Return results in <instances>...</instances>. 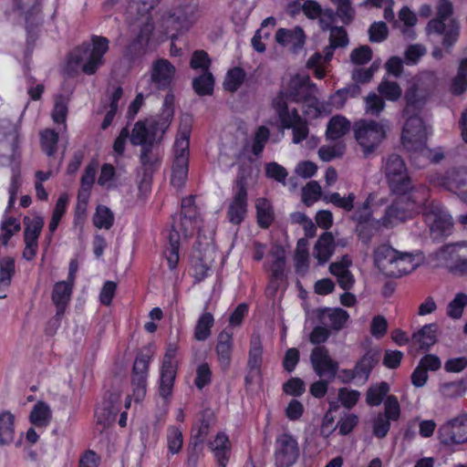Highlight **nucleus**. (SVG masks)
I'll return each instance as SVG.
<instances>
[{
  "mask_svg": "<svg viewBox=\"0 0 467 467\" xmlns=\"http://www.w3.org/2000/svg\"><path fill=\"white\" fill-rule=\"evenodd\" d=\"M123 96V89L121 87H115L109 96V109L104 117V119L101 123V129L107 130L112 123L113 119L119 109V101Z\"/></svg>",
  "mask_w": 467,
  "mask_h": 467,
  "instance_id": "37998d69",
  "label": "nucleus"
},
{
  "mask_svg": "<svg viewBox=\"0 0 467 467\" xmlns=\"http://www.w3.org/2000/svg\"><path fill=\"white\" fill-rule=\"evenodd\" d=\"M388 130L386 120L359 119L354 123V137L364 157L376 152L386 139Z\"/></svg>",
  "mask_w": 467,
  "mask_h": 467,
  "instance_id": "423d86ee",
  "label": "nucleus"
},
{
  "mask_svg": "<svg viewBox=\"0 0 467 467\" xmlns=\"http://www.w3.org/2000/svg\"><path fill=\"white\" fill-rule=\"evenodd\" d=\"M199 234L193 252L194 268L196 275L203 278L212 266L214 260V247L211 242L202 244Z\"/></svg>",
  "mask_w": 467,
  "mask_h": 467,
  "instance_id": "aec40b11",
  "label": "nucleus"
},
{
  "mask_svg": "<svg viewBox=\"0 0 467 467\" xmlns=\"http://www.w3.org/2000/svg\"><path fill=\"white\" fill-rule=\"evenodd\" d=\"M409 116L403 127L401 141L409 151L420 152L426 148L427 133L421 118L415 113Z\"/></svg>",
  "mask_w": 467,
  "mask_h": 467,
  "instance_id": "9d476101",
  "label": "nucleus"
},
{
  "mask_svg": "<svg viewBox=\"0 0 467 467\" xmlns=\"http://www.w3.org/2000/svg\"><path fill=\"white\" fill-rule=\"evenodd\" d=\"M368 35L371 42H382L388 37V26L384 22H374L369 26Z\"/></svg>",
  "mask_w": 467,
  "mask_h": 467,
  "instance_id": "338daca9",
  "label": "nucleus"
},
{
  "mask_svg": "<svg viewBox=\"0 0 467 467\" xmlns=\"http://www.w3.org/2000/svg\"><path fill=\"white\" fill-rule=\"evenodd\" d=\"M403 199L400 198L392 202L385 211L384 215L378 221L375 225H381L386 228L393 227L406 219V209L402 205Z\"/></svg>",
  "mask_w": 467,
  "mask_h": 467,
  "instance_id": "5701e85b",
  "label": "nucleus"
},
{
  "mask_svg": "<svg viewBox=\"0 0 467 467\" xmlns=\"http://www.w3.org/2000/svg\"><path fill=\"white\" fill-rule=\"evenodd\" d=\"M298 454V444L293 436L284 433L276 439L275 452L276 467H291L296 462Z\"/></svg>",
  "mask_w": 467,
  "mask_h": 467,
  "instance_id": "dca6fc26",
  "label": "nucleus"
},
{
  "mask_svg": "<svg viewBox=\"0 0 467 467\" xmlns=\"http://www.w3.org/2000/svg\"><path fill=\"white\" fill-rule=\"evenodd\" d=\"M40 142L43 150L48 155H53L57 150L58 134L54 130L47 129L40 133Z\"/></svg>",
  "mask_w": 467,
  "mask_h": 467,
  "instance_id": "864d4df0",
  "label": "nucleus"
},
{
  "mask_svg": "<svg viewBox=\"0 0 467 467\" xmlns=\"http://www.w3.org/2000/svg\"><path fill=\"white\" fill-rule=\"evenodd\" d=\"M390 420L382 413H379L373 420V434L379 439L384 438L389 431Z\"/></svg>",
  "mask_w": 467,
  "mask_h": 467,
  "instance_id": "774afa93",
  "label": "nucleus"
},
{
  "mask_svg": "<svg viewBox=\"0 0 467 467\" xmlns=\"http://www.w3.org/2000/svg\"><path fill=\"white\" fill-rule=\"evenodd\" d=\"M14 415L9 411L0 413V445H6L13 441L15 428Z\"/></svg>",
  "mask_w": 467,
  "mask_h": 467,
  "instance_id": "58836bf2",
  "label": "nucleus"
},
{
  "mask_svg": "<svg viewBox=\"0 0 467 467\" xmlns=\"http://www.w3.org/2000/svg\"><path fill=\"white\" fill-rule=\"evenodd\" d=\"M321 197V186L317 181H311L302 189V201L310 206Z\"/></svg>",
  "mask_w": 467,
  "mask_h": 467,
  "instance_id": "13d9d810",
  "label": "nucleus"
},
{
  "mask_svg": "<svg viewBox=\"0 0 467 467\" xmlns=\"http://www.w3.org/2000/svg\"><path fill=\"white\" fill-rule=\"evenodd\" d=\"M197 18V6L192 3H183L174 6L162 16V25L167 31L182 33L188 31Z\"/></svg>",
  "mask_w": 467,
  "mask_h": 467,
  "instance_id": "1a4fd4ad",
  "label": "nucleus"
},
{
  "mask_svg": "<svg viewBox=\"0 0 467 467\" xmlns=\"http://www.w3.org/2000/svg\"><path fill=\"white\" fill-rule=\"evenodd\" d=\"M173 95L168 93L160 116L139 120L133 126L130 143L141 147L140 161L146 170L152 169L158 162V147L173 119Z\"/></svg>",
  "mask_w": 467,
  "mask_h": 467,
  "instance_id": "f257e3e1",
  "label": "nucleus"
},
{
  "mask_svg": "<svg viewBox=\"0 0 467 467\" xmlns=\"http://www.w3.org/2000/svg\"><path fill=\"white\" fill-rule=\"evenodd\" d=\"M443 185L447 190L460 194L467 188V168H452L446 171Z\"/></svg>",
  "mask_w": 467,
  "mask_h": 467,
  "instance_id": "393cba45",
  "label": "nucleus"
},
{
  "mask_svg": "<svg viewBox=\"0 0 467 467\" xmlns=\"http://www.w3.org/2000/svg\"><path fill=\"white\" fill-rule=\"evenodd\" d=\"M310 362L315 373L319 378L334 380L338 371V363L332 359L328 350L324 346H318L312 349Z\"/></svg>",
  "mask_w": 467,
  "mask_h": 467,
  "instance_id": "4468645a",
  "label": "nucleus"
},
{
  "mask_svg": "<svg viewBox=\"0 0 467 467\" xmlns=\"http://www.w3.org/2000/svg\"><path fill=\"white\" fill-rule=\"evenodd\" d=\"M467 89V57L462 59L457 76L452 79L451 90L454 95H461Z\"/></svg>",
  "mask_w": 467,
  "mask_h": 467,
  "instance_id": "09e8293b",
  "label": "nucleus"
},
{
  "mask_svg": "<svg viewBox=\"0 0 467 467\" xmlns=\"http://www.w3.org/2000/svg\"><path fill=\"white\" fill-rule=\"evenodd\" d=\"M385 108V101L381 96L370 93L365 98V110L372 116H379Z\"/></svg>",
  "mask_w": 467,
  "mask_h": 467,
  "instance_id": "052dcab7",
  "label": "nucleus"
},
{
  "mask_svg": "<svg viewBox=\"0 0 467 467\" xmlns=\"http://www.w3.org/2000/svg\"><path fill=\"white\" fill-rule=\"evenodd\" d=\"M335 246L332 233L325 232L319 236L313 250V255L317 259L319 265H324L330 259L334 254Z\"/></svg>",
  "mask_w": 467,
  "mask_h": 467,
  "instance_id": "a878e982",
  "label": "nucleus"
},
{
  "mask_svg": "<svg viewBox=\"0 0 467 467\" xmlns=\"http://www.w3.org/2000/svg\"><path fill=\"white\" fill-rule=\"evenodd\" d=\"M72 287L67 282H58L55 285L52 292V301L57 306V317L64 315L67 305L69 301Z\"/></svg>",
  "mask_w": 467,
  "mask_h": 467,
  "instance_id": "2f4dec72",
  "label": "nucleus"
},
{
  "mask_svg": "<svg viewBox=\"0 0 467 467\" xmlns=\"http://www.w3.org/2000/svg\"><path fill=\"white\" fill-rule=\"evenodd\" d=\"M371 211L369 208L368 198L363 202L361 206L357 207L351 215V219L358 223L357 231L358 236L364 243H368L373 235V233H368V225L375 224L376 222H371Z\"/></svg>",
  "mask_w": 467,
  "mask_h": 467,
  "instance_id": "4be33fe9",
  "label": "nucleus"
},
{
  "mask_svg": "<svg viewBox=\"0 0 467 467\" xmlns=\"http://www.w3.org/2000/svg\"><path fill=\"white\" fill-rule=\"evenodd\" d=\"M16 273L15 259L10 256L0 260V299L6 297L5 291L11 285Z\"/></svg>",
  "mask_w": 467,
  "mask_h": 467,
  "instance_id": "f704fd0d",
  "label": "nucleus"
},
{
  "mask_svg": "<svg viewBox=\"0 0 467 467\" xmlns=\"http://www.w3.org/2000/svg\"><path fill=\"white\" fill-rule=\"evenodd\" d=\"M257 222L262 228H268L274 220L273 209L270 202L264 198L256 201Z\"/></svg>",
  "mask_w": 467,
  "mask_h": 467,
  "instance_id": "a18cd8bd",
  "label": "nucleus"
},
{
  "mask_svg": "<svg viewBox=\"0 0 467 467\" xmlns=\"http://www.w3.org/2000/svg\"><path fill=\"white\" fill-rule=\"evenodd\" d=\"M323 199L327 202H331L335 206L341 208L346 212H350L354 208L356 195L353 192H350L347 197H343L338 192H333L325 194Z\"/></svg>",
  "mask_w": 467,
  "mask_h": 467,
  "instance_id": "8fccbe9b",
  "label": "nucleus"
},
{
  "mask_svg": "<svg viewBox=\"0 0 467 467\" xmlns=\"http://www.w3.org/2000/svg\"><path fill=\"white\" fill-rule=\"evenodd\" d=\"M414 84L431 97L439 85V77L434 71L426 70L418 75Z\"/></svg>",
  "mask_w": 467,
  "mask_h": 467,
  "instance_id": "a19ab883",
  "label": "nucleus"
},
{
  "mask_svg": "<svg viewBox=\"0 0 467 467\" xmlns=\"http://www.w3.org/2000/svg\"><path fill=\"white\" fill-rule=\"evenodd\" d=\"M329 32V44L323 50L326 60L332 58L335 49L345 48L349 43L348 32L343 26H335Z\"/></svg>",
  "mask_w": 467,
  "mask_h": 467,
  "instance_id": "cd10ccee",
  "label": "nucleus"
},
{
  "mask_svg": "<svg viewBox=\"0 0 467 467\" xmlns=\"http://www.w3.org/2000/svg\"><path fill=\"white\" fill-rule=\"evenodd\" d=\"M169 234V245L164 252L170 269H175L179 262L180 235L174 223Z\"/></svg>",
  "mask_w": 467,
  "mask_h": 467,
  "instance_id": "c9c22d12",
  "label": "nucleus"
},
{
  "mask_svg": "<svg viewBox=\"0 0 467 467\" xmlns=\"http://www.w3.org/2000/svg\"><path fill=\"white\" fill-rule=\"evenodd\" d=\"M215 424V415L210 409H205L200 413L199 422L192 428L191 446L193 452L189 456V462H196L202 444L210 432V428Z\"/></svg>",
  "mask_w": 467,
  "mask_h": 467,
  "instance_id": "2eb2a0df",
  "label": "nucleus"
},
{
  "mask_svg": "<svg viewBox=\"0 0 467 467\" xmlns=\"http://www.w3.org/2000/svg\"><path fill=\"white\" fill-rule=\"evenodd\" d=\"M30 420L36 427L47 426L51 420V410L47 404L38 401L30 412Z\"/></svg>",
  "mask_w": 467,
  "mask_h": 467,
  "instance_id": "c03bdc74",
  "label": "nucleus"
},
{
  "mask_svg": "<svg viewBox=\"0 0 467 467\" xmlns=\"http://www.w3.org/2000/svg\"><path fill=\"white\" fill-rule=\"evenodd\" d=\"M419 258L411 253L397 251L382 244L374 252V262L379 270L387 276L399 278L411 273L419 265Z\"/></svg>",
  "mask_w": 467,
  "mask_h": 467,
  "instance_id": "7ed1b4c3",
  "label": "nucleus"
},
{
  "mask_svg": "<svg viewBox=\"0 0 467 467\" xmlns=\"http://www.w3.org/2000/svg\"><path fill=\"white\" fill-rule=\"evenodd\" d=\"M176 352L177 346L170 344L163 358L161 368L159 394L164 400H167L172 393L177 373V367L173 363L172 358Z\"/></svg>",
  "mask_w": 467,
  "mask_h": 467,
  "instance_id": "ddd939ff",
  "label": "nucleus"
},
{
  "mask_svg": "<svg viewBox=\"0 0 467 467\" xmlns=\"http://www.w3.org/2000/svg\"><path fill=\"white\" fill-rule=\"evenodd\" d=\"M317 88L310 80L309 76L296 75L290 78L286 88L282 90L273 101V106L277 100L282 99L288 107V101L302 103L307 115L317 116L320 112L319 101L317 98Z\"/></svg>",
  "mask_w": 467,
  "mask_h": 467,
  "instance_id": "f03ea898",
  "label": "nucleus"
},
{
  "mask_svg": "<svg viewBox=\"0 0 467 467\" xmlns=\"http://www.w3.org/2000/svg\"><path fill=\"white\" fill-rule=\"evenodd\" d=\"M108 50V38L94 36L91 44L84 43L71 52L68 66L73 69L81 67L85 74L93 75L104 64L103 56Z\"/></svg>",
  "mask_w": 467,
  "mask_h": 467,
  "instance_id": "20e7f679",
  "label": "nucleus"
},
{
  "mask_svg": "<svg viewBox=\"0 0 467 467\" xmlns=\"http://www.w3.org/2000/svg\"><path fill=\"white\" fill-rule=\"evenodd\" d=\"M2 234H0V243L6 245L10 238L20 231V224L15 218H9L1 225Z\"/></svg>",
  "mask_w": 467,
  "mask_h": 467,
  "instance_id": "69168bd1",
  "label": "nucleus"
},
{
  "mask_svg": "<svg viewBox=\"0 0 467 467\" xmlns=\"http://www.w3.org/2000/svg\"><path fill=\"white\" fill-rule=\"evenodd\" d=\"M423 216L433 238L451 234L453 227L452 218L439 202H431L427 204Z\"/></svg>",
  "mask_w": 467,
  "mask_h": 467,
  "instance_id": "9b49d317",
  "label": "nucleus"
},
{
  "mask_svg": "<svg viewBox=\"0 0 467 467\" xmlns=\"http://www.w3.org/2000/svg\"><path fill=\"white\" fill-rule=\"evenodd\" d=\"M389 391V387L386 382L371 385L366 393V402L369 406H379Z\"/></svg>",
  "mask_w": 467,
  "mask_h": 467,
  "instance_id": "49530a36",
  "label": "nucleus"
},
{
  "mask_svg": "<svg viewBox=\"0 0 467 467\" xmlns=\"http://www.w3.org/2000/svg\"><path fill=\"white\" fill-rule=\"evenodd\" d=\"M211 66V59L209 55L204 50H196L192 53L190 67L192 69H200L202 72L209 71Z\"/></svg>",
  "mask_w": 467,
  "mask_h": 467,
  "instance_id": "0e129e2a",
  "label": "nucleus"
},
{
  "mask_svg": "<svg viewBox=\"0 0 467 467\" xmlns=\"http://www.w3.org/2000/svg\"><path fill=\"white\" fill-rule=\"evenodd\" d=\"M437 341V325L429 324L422 327L412 335V342L419 346L420 349L427 350Z\"/></svg>",
  "mask_w": 467,
  "mask_h": 467,
  "instance_id": "72a5a7b5",
  "label": "nucleus"
},
{
  "mask_svg": "<svg viewBox=\"0 0 467 467\" xmlns=\"http://www.w3.org/2000/svg\"><path fill=\"white\" fill-rule=\"evenodd\" d=\"M456 259L451 266V271L459 275L467 274V244L456 245L453 250Z\"/></svg>",
  "mask_w": 467,
  "mask_h": 467,
  "instance_id": "4d7b16f0",
  "label": "nucleus"
},
{
  "mask_svg": "<svg viewBox=\"0 0 467 467\" xmlns=\"http://www.w3.org/2000/svg\"><path fill=\"white\" fill-rule=\"evenodd\" d=\"M439 439L446 445L467 441V416L462 415L443 424L438 431Z\"/></svg>",
  "mask_w": 467,
  "mask_h": 467,
  "instance_id": "f3484780",
  "label": "nucleus"
},
{
  "mask_svg": "<svg viewBox=\"0 0 467 467\" xmlns=\"http://www.w3.org/2000/svg\"><path fill=\"white\" fill-rule=\"evenodd\" d=\"M209 447L214 452V456L221 467H225L230 454V441L228 437L219 432L213 441L209 442Z\"/></svg>",
  "mask_w": 467,
  "mask_h": 467,
  "instance_id": "473e14b6",
  "label": "nucleus"
},
{
  "mask_svg": "<svg viewBox=\"0 0 467 467\" xmlns=\"http://www.w3.org/2000/svg\"><path fill=\"white\" fill-rule=\"evenodd\" d=\"M337 5L336 16H337L345 25H350L356 15V11L351 5V0H340L335 3Z\"/></svg>",
  "mask_w": 467,
  "mask_h": 467,
  "instance_id": "6e6d98bb",
  "label": "nucleus"
},
{
  "mask_svg": "<svg viewBox=\"0 0 467 467\" xmlns=\"http://www.w3.org/2000/svg\"><path fill=\"white\" fill-rule=\"evenodd\" d=\"M467 306V295L459 293L448 305L447 314L449 317L458 319L462 316L463 309Z\"/></svg>",
  "mask_w": 467,
  "mask_h": 467,
  "instance_id": "bf43d9fd",
  "label": "nucleus"
},
{
  "mask_svg": "<svg viewBox=\"0 0 467 467\" xmlns=\"http://www.w3.org/2000/svg\"><path fill=\"white\" fill-rule=\"evenodd\" d=\"M175 74V67L167 59L156 60L151 68L150 82L155 89L169 88Z\"/></svg>",
  "mask_w": 467,
  "mask_h": 467,
  "instance_id": "412c9836",
  "label": "nucleus"
},
{
  "mask_svg": "<svg viewBox=\"0 0 467 467\" xmlns=\"http://www.w3.org/2000/svg\"><path fill=\"white\" fill-rule=\"evenodd\" d=\"M275 40L283 46L293 45L294 47H302L305 41V34L299 27L295 30L280 28L275 34Z\"/></svg>",
  "mask_w": 467,
  "mask_h": 467,
  "instance_id": "e433bc0d",
  "label": "nucleus"
},
{
  "mask_svg": "<svg viewBox=\"0 0 467 467\" xmlns=\"http://www.w3.org/2000/svg\"><path fill=\"white\" fill-rule=\"evenodd\" d=\"M215 350L221 366L223 368H228L232 358L233 335L229 332L222 331L218 336Z\"/></svg>",
  "mask_w": 467,
  "mask_h": 467,
  "instance_id": "c756f323",
  "label": "nucleus"
},
{
  "mask_svg": "<svg viewBox=\"0 0 467 467\" xmlns=\"http://www.w3.org/2000/svg\"><path fill=\"white\" fill-rule=\"evenodd\" d=\"M263 361V344L258 334H253L250 341L247 368L251 373L260 374Z\"/></svg>",
  "mask_w": 467,
  "mask_h": 467,
  "instance_id": "7c9ffc66",
  "label": "nucleus"
},
{
  "mask_svg": "<svg viewBox=\"0 0 467 467\" xmlns=\"http://www.w3.org/2000/svg\"><path fill=\"white\" fill-rule=\"evenodd\" d=\"M431 97L424 91H421L419 87L413 84L405 92L406 106L404 112L406 114L415 113L420 111Z\"/></svg>",
  "mask_w": 467,
  "mask_h": 467,
  "instance_id": "c85d7f7f",
  "label": "nucleus"
},
{
  "mask_svg": "<svg viewBox=\"0 0 467 467\" xmlns=\"http://www.w3.org/2000/svg\"><path fill=\"white\" fill-rule=\"evenodd\" d=\"M213 317L211 313L202 314L197 321L194 329V338L198 341L207 339L211 335V328L213 326Z\"/></svg>",
  "mask_w": 467,
  "mask_h": 467,
  "instance_id": "de8ad7c7",
  "label": "nucleus"
},
{
  "mask_svg": "<svg viewBox=\"0 0 467 467\" xmlns=\"http://www.w3.org/2000/svg\"><path fill=\"white\" fill-rule=\"evenodd\" d=\"M247 213V190L244 178L236 181L235 192L231 201L227 215L229 221L234 224H240Z\"/></svg>",
  "mask_w": 467,
  "mask_h": 467,
  "instance_id": "6ab92c4d",
  "label": "nucleus"
},
{
  "mask_svg": "<svg viewBox=\"0 0 467 467\" xmlns=\"http://www.w3.org/2000/svg\"><path fill=\"white\" fill-rule=\"evenodd\" d=\"M190 134L188 119H182L173 146L174 160L171 167V182L176 188L183 187L188 177Z\"/></svg>",
  "mask_w": 467,
  "mask_h": 467,
  "instance_id": "39448f33",
  "label": "nucleus"
},
{
  "mask_svg": "<svg viewBox=\"0 0 467 467\" xmlns=\"http://www.w3.org/2000/svg\"><path fill=\"white\" fill-rule=\"evenodd\" d=\"M384 172L391 191L398 194H405L412 189L404 160L398 154L388 156L384 165Z\"/></svg>",
  "mask_w": 467,
  "mask_h": 467,
  "instance_id": "6e6552de",
  "label": "nucleus"
},
{
  "mask_svg": "<svg viewBox=\"0 0 467 467\" xmlns=\"http://www.w3.org/2000/svg\"><path fill=\"white\" fill-rule=\"evenodd\" d=\"M349 316L348 312L342 308H326L321 310L318 319L323 326L330 327L334 330H340L344 327Z\"/></svg>",
  "mask_w": 467,
  "mask_h": 467,
  "instance_id": "b1692460",
  "label": "nucleus"
},
{
  "mask_svg": "<svg viewBox=\"0 0 467 467\" xmlns=\"http://www.w3.org/2000/svg\"><path fill=\"white\" fill-rule=\"evenodd\" d=\"M379 95L385 99L396 101L402 95V89L398 83L392 81H382L378 87Z\"/></svg>",
  "mask_w": 467,
  "mask_h": 467,
  "instance_id": "5fc2aeb1",
  "label": "nucleus"
},
{
  "mask_svg": "<svg viewBox=\"0 0 467 467\" xmlns=\"http://www.w3.org/2000/svg\"><path fill=\"white\" fill-rule=\"evenodd\" d=\"M359 398L360 392L358 390L348 388H340L338 389L337 399L341 405L348 410L352 409L358 403Z\"/></svg>",
  "mask_w": 467,
  "mask_h": 467,
  "instance_id": "680f3d73",
  "label": "nucleus"
},
{
  "mask_svg": "<svg viewBox=\"0 0 467 467\" xmlns=\"http://www.w3.org/2000/svg\"><path fill=\"white\" fill-rule=\"evenodd\" d=\"M453 6L449 0H439L437 5V17L431 19L426 26L428 35H443L442 45L445 47H452L460 34V24L456 19L445 21L452 15Z\"/></svg>",
  "mask_w": 467,
  "mask_h": 467,
  "instance_id": "0eeeda50",
  "label": "nucleus"
},
{
  "mask_svg": "<svg viewBox=\"0 0 467 467\" xmlns=\"http://www.w3.org/2000/svg\"><path fill=\"white\" fill-rule=\"evenodd\" d=\"M113 222L114 214L108 207L104 205L97 207L93 217V223L96 227L109 230L112 226Z\"/></svg>",
  "mask_w": 467,
  "mask_h": 467,
  "instance_id": "3c124183",
  "label": "nucleus"
},
{
  "mask_svg": "<svg viewBox=\"0 0 467 467\" xmlns=\"http://www.w3.org/2000/svg\"><path fill=\"white\" fill-rule=\"evenodd\" d=\"M275 112L284 129H292L293 142L297 144L308 136V127L305 119L298 114L297 109H289L282 99L275 104Z\"/></svg>",
  "mask_w": 467,
  "mask_h": 467,
  "instance_id": "f8f14e48",
  "label": "nucleus"
},
{
  "mask_svg": "<svg viewBox=\"0 0 467 467\" xmlns=\"http://www.w3.org/2000/svg\"><path fill=\"white\" fill-rule=\"evenodd\" d=\"M24 241L37 243L38 237L44 226V219L39 215L33 217L26 216L24 218Z\"/></svg>",
  "mask_w": 467,
  "mask_h": 467,
  "instance_id": "4c0bfd02",
  "label": "nucleus"
},
{
  "mask_svg": "<svg viewBox=\"0 0 467 467\" xmlns=\"http://www.w3.org/2000/svg\"><path fill=\"white\" fill-rule=\"evenodd\" d=\"M150 359V356L140 354L137 356L133 364L131 385L133 388V398L137 402L142 400L146 395Z\"/></svg>",
  "mask_w": 467,
  "mask_h": 467,
  "instance_id": "a211bd4d",
  "label": "nucleus"
},
{
  "mask_svg": "<svg viewBox=\"0 0 467 467\" xmlns=\"http://www.w3.org/2000/svg\"><path fill=\"white\" fill-rule=\"evenodd\" d=\"M380 358V349L379 348H369L365 355L357 361L355 365L356 373L366 382L373 368L378 364Z\"/></svg>",
  "mask_w": 467,
  "mask_h": 467,
  "instance_id": "bb28decb",
  "label": "nucleus"
},
{
  "mask_svg": "<svg viewBox=\"0 0 467 467\" xmlns=\"http://www.w3.org/2000/svg\"><path fill=\"white\" fill-rule=\"evenodd\" d=\"M350 129V122L342 116L333 117L327 124V137L329 140H337L343 137Z\"/></svg>",
  "mask_w": 467,
  "mask_h": 467,
  "instance_id": "ea45409f",
  "label": "nucleus"
},
{
  "mask_svg": "<svg viewBox=\"0 0 467 467\" xmlns=\"http://www.w3.org/2000/svg\"><path fill=\"white\" fill-rule=\"evenodd\" d=\"M214 87V78L210 71L202 72L192 79V88L199 96L212 95Z\"/></svg>",
  "mask_w": 467,
  "mask_h": 467,
  "instance_id": "79ce46f5",
  "label": "nucleus"
},
{
  "mask_svg": "<svg viewBox=\"0 0 467 467\" xmlns=\"http://www.w3.org/2000/svg\"><path fill=\"white\" fill-rule=\"evenodd\" d=\"M95 175L96 166L88 164L81 177V189L78 192V200H80L82 197L86 198L88 195V192L95 181Z\"/></svg>",
  "mask_w": 467,
  "mask_h": 467,
  "instance_id": "e2e57ef3",
  "label": "nucleus"
},
{
  "mask_svg": "<svg viewBox=\"0 0 467 467\" xmlns=\"http://www.w3.org/2000/svg\"><path fill=\"white\" fill-rule=\"evenodd\" d=\"M244 77L245 73L241 67L230 69L223 81L224 89L230 92L236 91L244 82Z\"/></svg>",
  "mask_w": 467,
  "mask_h": 467,
  "instance_id": "603ef678",
  "label": "nucleus"
}]
</instances>
